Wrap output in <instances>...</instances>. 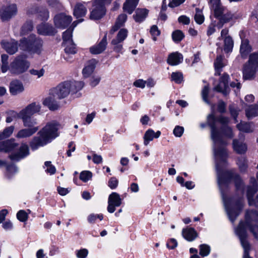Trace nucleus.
Masks as SVG:
<instances>
[{"label":"nucleus","instance_id":"nucleus-63","mask_svg":"<svg viewBox=\"0 0 258 258\" xmlns=\"http://www.w3.org/2000/svg\"><path fill=\"white\" fill-rule=\"evenodd\" d=\"M29 73L31 75L36 76L37 78H39L44 75V70L43 69H41L39 70L31 69L29 70Z\"/></svg>","mask_w":258,"mask_h":258},{"label":"nucleus","instance_id":"nucleus-61","mask_svg":"<svg viewBox=\"0 0 258 258\" xmlns=\"http://www.w3.org/2000/svg\"><path fill=\"white\" fill-rule=\"evenodd\" d=\"M39 8L40 7H38L37 6H31L28 8L27 10V14L29 16L34 14H37L38 15Z\"/></svg>","mask_w":258,"mask_h":258},{"label":"nucleus","instance_id":"nucleus-24","mask_svg":"<svg viewBox=\"0 0 258 258\" xmlns=\"http://www.w3.org/2000/svg\"><path fill=\"white\" fill-rule=\"evenodd\" d=\"M233 150L238 154H242L246 152L247 146L243 142L234 139L232 143Z\"/></svg>","mask_w":258,"mask_h":258},{"label":"nucleus","instance_id":"nucleus-27","mask_svg":"<svg viewBox=\"0 0 258 258\" xmlns=\"http://www.w3.org/2000/svg\"><path fill=\"white\" fill-rule=\"evenodd\" d=\"M38 130L39 127L22 129L18 132L16 137L17 138H26L30 137L34 134Z\"/></svg>","mask_w":258,"mask_h":258},{"label":"nucleus","instance_id":"nucleus-10","mask_svg":"<svg viewBox=\"0 0 258 258\" xmlns=\"http://www.w3.org/2000/svg\"><path fill=\"white\" fill-rule=\"evenodd\" d=\"M121 199L119 194L112 192L108 197L107 211L112 213L115 210L116 207H119L121 204Z\"/></svg>","mask_w":258,"mask_h":258},{"label":"nucleus","instance_id":"nucleus-38","mask_svg":"<svg viewBox=\"0 0 258 258\" xmlns=\"http://www.w3.org/2000/svg\"><path fill=\"white\" fill-rule=\"evenodd\" d=\"M20 118L23 120L24 126L28 128L38 127V126H35L37 124L36 119L31 118V116H20Z\"/></svg>","mask_w":258,"mask_h":258},{"label":"nucleus","instance_id":"nucleus-26","mask_svg":"<svg viewBox=\"0 0 258 258\" xmlns=\"http://www.w3.org/2000/svg\"><path fill=\"white\" fill-rule=\"evenodd\" d=\"M17 146L18 144L15 143L13 140H7L5 142H0V152H11Z\"/></svg>","mask_w":258,"mask_h":258},{"label":"nucleus","instance_id":"nucleus-17","mask_svg":"<svg viewBox=\"0 0 258 258\" xmlns=\"http://www.w3.org/2000/svg\"><path fill=\"white\" fill-rule=\"evenodd\" d=\"M1 45L7 52L11 55L14 54L18 51V42L14 40L10 41L3 40Z\"/></svg>","mask_w":258,"mask_h":258},{"label":"nucleus","instance_id":"nucleus-36","mask_svg":"<svg viewBox=\"0 0 258 258\" xmlns=\"http://www.w3.org/2000/svg\"><path fill=\"white\" fill-rule=\"evenodd\" d=\"M128 31L125 29H121L118 32L116 37L111 41V44L121 43L127 37Z\"/></svg>","mask_w":258,"mask_h":258},{"label":"nucleus","instance_id":"nucleus-13","mask_svg":"<svg viewBox=\"0 0 258 258\" xmlns=\"http://www.w3.org/2000/svg\"><path fill=\"white\" fill-rule=\"evenodd\" d=\"M37 33L41 35H54L56 33V30L48 23H41L37 25Z\"/></svg>","mask_w":258,"mask_h":258},{"label":"nucleus","instance_id":"nucleus-19","mask_svg":"<svg viewBox=\"0 0 258 258\" xmlns=\"http://www.w3.org/2000/svg\"><path fill=\"white\" fill-rule=\"evenodd\" d=\"M40 107L39 104L32 103L20 111V116H31L34 113L38 112L40 110Z\"/></svg>","mask_w":258,"mask_h":258},{"label":"nucleus","instance_id":"nucleus-50","mask_svg":"<svg viewBox=\"0 0 258 258\" xmlns=\"http://www.w3.org/2000/svg\"><path fill=\"white\" fill-rule=\"evenodd\" d=\"M195 20L197 23L202 24L204 21V16L202 10L199 8L196 9V14L194 17Z\"/></svg>","mask_w":258,"mask_h":258},{"label":"nucleus","instance_id":"nucleus-51","mask_svg":"<svg viewBox=\"0 0 258 258\" xmlns=\"http://www.w3.org/2000/svg\"><path fill=\"white\" fill-rule=\"evenodd\" d=\"M184 35L183 32L179 30H177L173 32L172 34V37L173 40L175 42H179L184 38Z\"/></svg>","mask_w":258,"mask_h":258},{"label":"nucleus","instance_id":"nucleus-39","mask_svg":"<svg viewBox=\"0 0 258 258\" xmlns=\"http://www.w3.org/2000/svg\"><path fill=\"white\" fill-rule=\"evenodd\" d=\"M220 133L222 135V138H223V136L229 139H231L234 137L232 129L229 125L222 126L221 127ZM222 139L223 140V139Z\"/></svg>","mask_w":258,"mask_h":258},{"label":"nucleus","instance_id":"nucleus-45","mask_svg":"<svg viewBox=\"0 0 258 258\" xmlns=\"http://www.w3.org/2000/svg\"><path fill=\"white\" fill-rule=\"evenodd\" d=\"M7 116L6 121L7 123H10L14 119H16L17 118H20V112L19 113H17L15 111L10 110L7 112Z\"/></svg>","mask_w":258,"mask_h":258},{"label":"nucleus","instance_id":"nucleus-58","mask_svg":"<svg viewBox=\"0 0 258 258\" xmlns=\"http://www.w3.org/2000/svg\"><path fill=\"white\" fill-rule=\"evenodd\" d=\"M18 219L21 222H25L28 218V213L24 210H20L17 214Z\"/></svg>","mask_w":258,"mask_h":258},{"label":"nucleus","instance_id":"nucleus-49","mask_svg":"<svg viewBox=\"0 0 258 258\" xmlns=\"http://www.w3.org/2000/svg\"><path fill=\"white\" fill-rule=\"evenodd\" d=\"M237 164L241 172L245 171L247 168V161L244 157L238 158Z\"/></svg>","mask_w":258,"mask_h":258},{"label":"nucleus","instance_id":"nucleus-14","mask_svg":"<svg viewBox=\"0 0 258 258\" xmlns=\"http://www.w3.org/2000/svg\"><path fill=\"white\" fill-rule=\"evenodd\" d=\"M235 209H227V211L229 219L233 223L236 218L239 214L240 211L243 207V199H239L235 203Z\"/></svg>","mask_w":258,"mask_h":258},{"label":"nucleus","instance_id":"nucleus-1","mask_svg":"<svg viewBox=\"0 0 258 258\" xmlns=\"http://www.w3.org/2000/svg\"><path fill=\"white\" fill-rule=\"evenodd\" d=\"M220 123L222 126L228 125L229 118L223 115L215 117L213 114H209L207 117V123L211 128V137L214 142V151L217 170L218 183L220 188L226 185L230 181H234L237 189L243 186V182L239 176L231 171L221 172V165L226 163V159L228 154L224 146L227 143L222 138L220 131L217 127L216 123Z\"/></svg>","mask_w":258,"mask_h":258},{"label":"nucleus","instance_id":"nucleus-53","mask_svg":"<svg viewBox=\"0 0 258 258\" xmlns=\"http://www.w3.org/2000/svg\"><path fill=\"white\" fill-rule=\"evenodd\" d=\"M229 109L231 115L233 117L235 122H237L238 121L237 119V117L239 114V112L240 110L234 105L231 104L229 106Z\"/></svg>","mask_w":258,"mask_h":258},{"label":"nucleus","instance_id":"nucleus-47","mask_svg":"<svg viewBox=\"0 0 258 258\" xmlns=\"http://www.w3.org/2000/svg\"><path fill=\"white\" fill-rule=\"evenodd\" d=\"M8 55L6 54H3L1 56V60L2 63V72L3 73H5L9 70L10 66L8 65Z\"/></svg>","mask_w":258,"mask_h":258},{"label":"nucleus","instance_id":"nucleus-3","mask_svg":"<svg viewBox=\"0 0 258 258\" xmlns=\"http://www.w3.org/2000/svg\"><path fill=\"white\" fill-rule=\"evenodd\" d=\"M43 40L35 35L31 34L20 41V49L33 53L40 54L42 50Z\"/></svg>","mask_w":258,"mask_h":258},{"label":"nucleus","instance_id":"nucleus-22","mask_svg":"<svg viewBox=\"0 0 258 258\" xmlns=\"http://www.w3.org/2000/svg\"><path fill=\"white\" fill-rule=\"evenodd\" d=\"M252 183V186H248L247 189V198L249 205L251 206L253 201V196L257 190V185L254 178H251L250 180Z\"/></svg>","mask_w":258,"mask_h":258},{"label":"nucleus","instance_id":"nucleus-56","mask_svg":"<svg viewBox=\"0 0 258 258\" xmlns=\"http://www.w3.org/2000/svg\"><path fill=\"white\" fill-rule=\"evenodd\" d=\"M210 251V247L207 244H201L200 246V254L203 256L208 255Z\"/></svg>","mask_w":258,"mask_h":258},{"label":"nucleus","instance_id":"nucleus-60","mask_svg":"<svg viewBox=\"0 0 258 258\" xmlns=\"http://www.w3.org/2000/svg\"><path fill=\"white\" fill-rule=\"evenodd\" d=\"M97 218L99 219L100 220H102L103 218V215L91 214L88 217V221L90 223H94Z\"/></svg>","mask_w":258,"mask_h":258},{"label":"nucleus","instance_id":"nucleus-62","mask_svg":"<svg viewBox=\"0 0 258 258\" xmlns=\"http://www.w3.org/2000/svg\"><path fill=\"white\" fill-rule=\"evenodd\" d=\"M44 165L47 167V169H46V172L50 174H53L55 173L56 171L55 168L51 164V162L46 161Z\"/></svg>","mask_w":258,"mask_h":258},{"label":"nucleus","instance_id":"nucleus-18","mask_svg":"<svg viewBox=\"0 0 258 258\" xmlns=\"http://www.w3.org/2000/svg\"><path fill=\"white\" fill-rule=\"evenodd\" d=\"M107 44V34H105L98 44L90 48V51L93 54H100L105 50Z\"/></svg>","mask_w":258,"mask_h":258},{"label":"nucleus","instance_id":"nucleus-40","mask_svg":"<svg viewBox=\"0 0 258 258\" xmlns=\"http://www.w3.org/2000/svg\"><path fill=\"white\" fill-rule=\"evenodd\" d=\"M223 57L221 55L218 56L214 62V66L215 68V74L217 75H220V73L222 71V68L224 66L223 63Z\"/></svg>","mask_w":258,"mask_h":258},{"label":"nucleus","instance_id":"nucleus-12","mask_svg":"<svg viewBox=\"0 0 258 258\" xmlns=\"http://www.w3.org/2000/svg\"><path fill=\"white\" fill-rule=\"evenodd\" d=\"M29 154V147L26 144H22L19 151L17 152H13L9 155L12 160L19 161L24 158Z\"/></svg>","mask_w":258,"mask_h":258},{"label":"nucleus","instance_id":"nucleus-29","mask_svg":"<svg viewBox=\"0 0 258 258\" xmlns=\"http://www.w3.org/2000/svg\"><path fill=\"white\" fill-rule=\"evenodd\" d=\"M182 235L187 240L191 241L198 236V233L193 228H186L182 230Z\"/></svg>","mask_w":258,"mask_h":258},{"label":"nucleus","instance_id":"nucleus-2","mask_svg":"<svg viewBox=\"0 0 258 258\" xmlns=\"http://www.w3.org/2000/svg\"><path fill=\"white\" fill-rule=\"evenodd\" d=\"M59 126L60 124L54 120L47 123L30 142V146L31 149L35 150L58 137Z\"/></svg>","mask_w":258,"mask_h":258},{"label":"nucleus","instance_id":"nucleus-48","mask_svg":"<svg viewBox=\"0 0 258 258\" xmlns=\"http://www.w3.org/2000/svg\"><path fill=\"white\" fill-rule=\"evenodd\" d=\"M202 96L203 100L207 104H210V101L209 100V97H212V96L210 95L209 87L205 86L202 91Z\"/></svg>","mask_w":258,"mask_h":258},{"label":"nucleus","instance_id":"nucleus-6","mask_svg":"<svg viewBox=\"0 0 258 258\" xmlns=\"http://www.w3.org/2000/svg\"><path fill=\"white\" fill-rule=\"evenodd\" d=\"M236 235L238 236L241 244L244 249L243 258H252L249 255L250 250V245L247 240V234L246 232L244 224L242 223L239 224L238 227L235 229Z\"/></svg>","mask_w":258,"mask_h":258},{"label":"nucleus","instance_id":"nucleus-64","mask_svg":"<svg viewBox=\"0 0 258 258\" xmlns=\"http://www.w3.org/2000/svg\"><path fill=\"white\" fill-rule=\"evenodd\" d=\"M184 132V128L182 126L176 125L173 130V133L176 137H180Z\"/></svg>","mask_w":258,"mask_h":258},{"label":"nucleus","instance_id":"nucleus-8","mask_svg":"<svg viewBox=\"0 0 258 258\" xmlns=\"http://www.w3.org/2000/svg\"><path fill=\"white\" fill-rule=\"evenodd\" d=\"M71 84L69 81H66L59 84L51 90V94L58 99L67 97L71 92Z\"/></svg>","mask_w":258,"mask_h":258},{"label":"nucleus","instance_id":"nucleus-59","mask_svg":"<svg viewBox=\"0 0 258 258\" xmlns=\"http://www.w3.org/2000/svg\"><path fill=\"white\" fill-rule=\"evenodd\" d=\"M92 174L90 171H84L82 172L80 175V178L84 182H86L92 177Z\"/></svg>","mask_w":258,"mask_h":258},{"label":"nucleus","instance_id":"nucleus-25","mask_svg":"<svg viewBox=\"0 0 258 258\" xmlns=\"http://www.w3.org/2000/svg\"><path fill=\"white\" fill-rule=\"evenodd\" d=\"M183 57L181 54L176 52L170 54L167 59V63L171 66H176L182 62Z\"/></svg>","mask_w":258,"mask_h":258},{"label":"nucleus","instance_id":"nucleus-43","mask_svg":"<svg viewBox=\"0 0 258 258\" xmlns=\"http://www.w3.org/2000/svg\"><path fill=\"white\" fill-rule=\"evenodd\" d=\"M73 29H69L63 33L62 39L63 44H71L73 42L72 37Z\"/></svg>","mask_w":258,"mask_h":258},{"label":"nucleus","instance_id":"nucleus-54","mask_svg":"<svg viewBox=\"0 0 258 258\" xmlns=\"http://www.w3.org/2000/svg\"><path fill=\"white\" fill-rule=\"evenodd\" d=\"M65 47L64 51L66 53L68 54H75L77 52L76 47L75 44L73 42H71V44H64Z\"/></svg>","mask_w":258,"mask_h":258},{"label":"nucleus","instance_id":"nucleus-31","mask_svg":"<svg viewBox=\"0 0 258 258\" xmlns=\"http://www.w3.org/2000/svg\"><path fill=\"white\" fill-rule=\"evenodd\" d=\"M238 130L246 133H250L253 131L254 125L252 123L241 121L236 125Z\"/></svg>","mask_w":258,"mask_h":258},{"label":"nucleus","instance_id":"nucleus-57","mask_svg":"<svg viewBox=\"0 0 258 258\" xmlns=\"http://www.w3.org/2000/svg\"><path fill=\"white\" fill-rule=\"evenodd\" d=\"M33 28V22L31 21H27L22 27V32L23 34L27 33L32 30Z\"/></svg>","mask_w":258,"mask_h":258},{"label":"nucleus","instance_id":"nucleus-52","mask_svg":"<svg viewBox=\"0 0 258 258\" xmlns=\"http://www.w3.org/2000/svg\"><path fill=\"white\" fill-rule=\"evenodd\" d=\"M37 16L42 20H46L49 17V12L46 8L40 7Z\"/></svg>","mask_w":258,"mask_h":258},{"label":"nucleus","instance_id":"nucleus-7","mask_svg":"<svg viewBox=\"0 0 258 258\" xmlns=\"http://www.w3.org/2000/svg\"><path fill=\"white\" fill-rule=\"evenodd\" d=\"M112 0H94L93 7L90 14V19L98 20L101 19L105 13V6L109 5Z\"/></svg>","mask_w":258,"mask_h":258},{"label":"nucleus","instance_id":"nucleus-33","mask_svg":"<svg viewBox=\"0 0 258 258\" xmlns=\"http://www.w3.org/2000/svg\"><path fill=\"white\" fill-rule=\"evenodd\" d=\"M139 0H126L123 7V10L131 14L138 4Z\"/></svg>","mask_w":258,"mask_h":258},{"label":"nucleus","instance_id":"nucleus-55","mask_svg":"<svg viewBox=\"0 0 258 258\" xmlns=\"http://www.w3.org/2000/svg\"><path fill=\"white\" fill-rule=\"evenodd\" d=\"M171 80L176 83L180 84L183 80V76L180 72H173L171 74Z\"/></svg>","mask_w":258,"mask_h":258},{"label":"nucleus","instance_id":"nucleus-9","mask_svg":"<svg viewBox=\"0 0 258 258\" xmlns=\"http://www.w3.org/2000/svg\"><path fill=\"white\" fill-rule=\"evenodd\" d=\"M18 10L16 4H13L3 7L0 11V18L3 22L10 20L17 14Z\"/></svg>","mask_w":258,"mask_h":258},{"label":"nucleus","instance_id":"nucleus-15","mask_svg":"<svg viewBox=\"0 0 258 258\" xmlns=\"http://www.w3.org/2000/svg\"><path fill=\"white\" fill-rule=\"evenodd\" d=\"M223 9V11H222L220 16H216V15H214L215 18L219 20L220 23L218 24V27L219 28H221L223 24L227 23L231 20L237 18V16H235V14H232L230 12H227L225 14H224L226 11V8L224 7Z\"/></svg>","mask_w":258,"mask_h":258},{"label":"nucleus","instance_id":"nucleus-32","mask_svg":"<svg viewBox=\"0 0 258 258\" xmlns=\"http://www.w3.org/2000/svg\"><path fill=\"white\" fill-rule=\"evenodd\" d=\"M54 97V96H49L43 101V104L47 106L51 110H55L59 108V105L55 100Z\"/></svg>","mask_w":258,"mask_h":258},{"label":"nucleus","instance_id":"nucleus-21","mask_svg":"<svg viewBox=\"0 0 258 258\" xmlns=\"http://www.w3.org/2000/svg\"><path fill=\"white\" fill-rule=\"evenodd\" d=\"M24 90L22 83L17 80L12 81L10 84V92L13 95L22 92Z\"/></svg>","mask_w":258,"mask_h":258},{"label":"nucleus","instance_id":"nucleus-16","mask_svg":"<svg viewBox=\"0 0 258 258\" xmlns=\"http://www.w3.org/2000/svg\"><path fill=\"white\" fill-rule=\"evenodd\" d=\"M241 43L240 46V54L242 58L245 59L247 58L248 55L252 51V47L249 44V41L247 39L242 38L240 35Z\"/></svg>","mask_w":258,"mask_h":258},{"label":"nucleus","instance_id":"nucleus-35","mask_svg":"<svg viewBox=\"0 0 258 258\" xmlns=\"http://www.w3.org/2000/svg\"><path fill=\"white\" fill-rule=\"evenodd\" d=\"M87 12V9L83 4L77 3L74 10V15L77 18L83 17Z\"/></svg>","mask_w":258,"mask_h":258},{"label":"nucleus","instance_id":"nucleus-5","mask_svg":"<svg viewBox=\"0 0 258 258\" xmlns=\"http://www.w3.org/2000/svg\"><path fill=\"white\" fill-rule=\"evenodd\" d=\"M30 66L26 56L20 55L16 56L10 63L9 71L11 74L19 75L26 72Z\"/></svg>","mask_w":258,"mask_h":258},{"label":"nucleus","instance_id":"nucleus-46","mask_svg":"<svg viewBox=\"0 0 258 258\" xmlns=\"http://www.w3.org/2000/svg\"><path fill=\"white\" fill-rule=\"evenodd\" d=\"M14 130V126L12 125L5 128L3 132L0 133V140L10 137L13 133Z\"/></svg>","mask_w":258,"mask_h":258},{"label":"nucleus","instance_id":"nucleus-41","mask_svg":"<svg viewBox=\"0 0 258 258\" xmlns=\"http://www.w3.org/2000/svg\"><path fill=\"white\" fill-rule=\"evenodd\" d=\"M214 90L222 93L225 96L228 94L230 91L228 85L222 82H220L219 85L214 88Z\"/></svg>","mask_w":258,"mask_h":258},{"label":"nucleus","instance_id":"nucleus-30","mask_svg":"<svg viewBox=\"0 0 258 258\" xmlns=\"http://www.w3.org/2000/svg\"><path fill=\"white\" fill-rule=\"evenodd\" d=\"M148 14V10L146 9H138L133 17L136 22L140 23L143 21Z\"/></svg>","mask_w":258,"mask_h":258},{"label":"nucleus","instance_id":"nucleus-42","mask_svg":"<svg viewBox=\"0 0 258 258\" xmlns=\"http://www.w3.org/2000/svg\"><path fill=\"white\" fill-rule=\"evenodd\" d=\"M224 50L225 52L228 53L232 51L233 47V41L230 36L226 37L224 38Z\"/></svg>","mask_w":258,"mask_h":258},{"label":"nucleus","instance_id":"nucleus-28","mask_svg":"<svg viewBox=\"0 0 258 258\" xmlns=\"http://www.w3.org/2000/svg\"><path fill=\"white\" fill-rule=\"evenodd\" d=\"M161 135L160 131L154 132V131L151 129L147 130L144 136V144L145 146H147L150 141L153 140L154 138H158Z\"/></svg>","mask_w":258,"mask_h":258},{"label":"nucleus","instance_id":"nucleus-37","mask_svg":"<svg viewBox=\"0 0 258 258\" xmlns=\"http://www.w3.org/2000/svg\"><path fill=\"white\" fill-rule=\"evenodd\" d=\"M245 222H241L239 224L241 223H243L245 228L246 229V225L248 226L249 222H250V221L258 222V213L254 211H247L245 215Z\"/></svg>","mask_w":258,"mask_h":258},{"label":"nucleus","instance_id":"nucleus-20","mask_svg":"<svg viewBox=\"0 0 258 258\" xmlns=\"http://www.w3.org/2000/svg\"><path fill=\"white\" fill-rule=\"evenodd\" d=\"M208 3L210 9L213 12L214 15L216 16H220L224 10V6H222L221 0H209Z\"/></svg>","mask_w":258,"mask_h":258},{"label":"nucleus","instance_id":"nucleus-11","mask_svg":"<svg viewBox=\"0 0 258 258\" xmlns=\"http://www.w3.org/2000/svg\"><path fill=\"white\" fill-rule=\"evenodd\" d=\"M72 18L71 16L64 14L57 15L54 18V22L57 28L64 29L71 23Z\"/></svg>","mask_w":258,"mask_h":258},{"label":"nucleus","instance_id":"nucleus-44","mask_svg":"<svg viewBox=\"0 0 258 258\" xmlns=\"http://www.w3.org/2000/svg\"><path fill=\"white\" fill-rule=\"evenodd\" d=\"M71 84V92L76 93L80 90L84 86V83L81 81H69Z\"/></svg>","mask_w":258,"mask_h":258},{"label":"nucleus","instance_id":"nucleus-4","mask_svg":"<svg viewBox=\"0 0 258 258\" xmlns=\"http://www.w3.org/2000/svg\"><path fill=\"white\" fill-rule=\"evenodd\" d=\"M258 70V51L250 54L248 61L243 67L242 74L244 80H250L254 78Z\"/></svg>","mask_w":258,"mask_h":258},{"label":"nucleus","instance_id":"nucleus-23","mask_svg":"<svg viewBox=\"0 0 258 258\" xmlns=\"http://www.w3.org/2000/svg\"><path fill=\"white\" fill-rule=\"evenodd\" d=\"M97 61L95 59L89 60L83 70V74L84 77H89L93 72Z\"/></svg>","mask_w":258,"mask_h":258},{"label":"nucleus","instance_id":"nucleus-34","mask_svg":"<svg viewBox=\"0 0 258 258\" xmlns=\"http://www.w3.org/2000/svg\"><path fill=\"white\" fill-rule=\"evenodd\" d=\"M127 16L125 14H121L118 16L115 25L112 27L110 30L111 33H113L116 31L119 28L123 26V24L126 20Z\"/></svg>","mask_w":258,"mask_h":258}]
</instances>
